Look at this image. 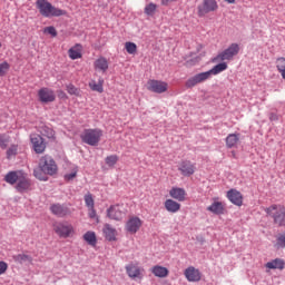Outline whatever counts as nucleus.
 <instances>
[{"label": "nucleus", "mask_w": 285, "mask_h": 285, "mask_svg": "<svg viewBox=\"0 0 285 285\" xmlns=\"http://www.w3.org/2000/svg\"><path fill=\"white\" fill-rule=\"evenodd\" d=\"M58 170L59 168L52 156L45 155L39 159L38 168L33 170V175L36 179H39L40 181H48L46 175H57Z\"/></svg>", "instance_id": "nucleus-1"}, {"label": "nucleus", "mask_w": 285, "mask_h": 285, "mask_svg": "<svg viewBox=\"0 0 285 285\" xmlns=\"http://www.w3.org/2000/svg\"><path fill=\"white\" fill-rule=\"evenodd\" d=\"M36 8L39 10L40 14L47 19H50V17H63V14H66V11L56 8L48 0H37Z\"/></svg>", "instance_id": "nucleus-2"}, {"label": "nucleus", "mask_w": 285, "mask_h": 285, "mask_svg": "<svg viewBox=\"0 0 285 285\" xmlns=\"http://www.w3.org/2000/svg\"><path fill=\"white\" fill-rule=\"evenodd\" d=\"M242 50V47H239V43L234 42L228 46L227 49L220 51L216 57L212 59L213 63H219L222 61H233L235 57L239 55V51Z\"/></svg>", "instance_id": "nucleus-3"}, {"label": "nucleus", "mask_w": 285, "mask_h": 285, "mask_svg": "<svg viewBox=\"0 0 285 285\" xmlns=\"http://www.w3.org/2000/svg\"><path fill=\"white\" fill-rule=\"evenodd\" d=\"M125 271L129 279L134 282H142L144 277H146V269L139 263L127 264Z\"/></svg>", "instance_id": "nucleus-4"}, {"label": "nucleus", "mask_w": 285, "mask_h": 285, "mask_svg": "<svg viewBox=\"0 0 285 285\" xmlns=\"http://www.w3.org/2000/svg\"><path fill=\"white\" fill-rule=\"evenodd\" d=\"M101 137H104L101 129H85L80 135V139L88 146H97L101 141Z\"/></svg>", "instance_id": "nucleus-5"}, {"label": "nucleus", "mask_w": 285, "mask_h": 285, "mask_svg": "<svg viewBox=\"0 0 285 285\" xmlns=\"http://www.w3.org/2000/svg\"><path fill=\"white\" fill-rule=\"evenodd\" d=\"M265 212L269 217H273L274 224L277 226H285V208L282 205H272Z\"/></svg>", "instance_id": "nucleus-6"}, {"label": "nucleus", "mask_w": 285, "mask_h": 285, "mask_svg": "<svg viewBox=\"0 0 285 285\" xmlns=\"http://www.w3.org/2000/svg\"><path fill=\"white\" fill-rule=\"evenodd\" d=\"M53 230L58 237H61L62 239H68L75 233V227L70 224L66 223H55L53 224Z\"/></svg>", "instance_id": "nucleus-7"}, {"label": "nucleus", "mask_w": 285, "mask_h": 285, "mask_svg": "<svg viewBox=\"0 0 285 285\" xmlns=\"http://www.w3.org/2000/svg\"><path fill=\"white\" fill-rule=\"evenodd\" d=\"M107 217L114 222H121L126 217V208L124 205H112L107 209Z\"/></svg>", "instance_id": "nucleus-8"}, {"label": "nucleus", "mask_w": 285, "mask_h": 285, "mask_svg": "<svg viewBox=\"0 0 285 285\" xmlns=\"http://www.w3.org/2000/svg\"><path fill=\"white\" fill-rule=\"evenodd\" d=\"M147 90L156 92V95H163V92H168V82L155 79L148 80Z\"/></svg>", "instance_id": "nucleus-9"}, {"label": "nucleus", "mask_w": 285, "mask_h": 285, "mask_svg": "<svg viewBox=\"0 0 285 285\" xmlns=\"http://www.w3.org/2000/svg\"><path fill=\"white\" fill-rule=\"evenodd\" d=\"M219 8L216 0H204L202 4L198 6V17H206L210 12H215Z\"/></svg>", "instance_id": "nucleus-10"}, {"label": "nucleus", "mask_w": 285, "mask_h": 285, "mask_svg": "<svg viewBox=\"0 0 285 285\" xmlns=\"http://www.w3.org/2000/svg\"><path fill=\"white\" fill-rule=\"evenodd\" d=\"M141 226H144V220L137 216H131L125 225V230L130 235H136V233H139Z\"/></svg>", "instance_id": "nucleus-11"}, {"label": "nucleus", "mask_w": 285, "mask_h": 285, "mask_svg": "<svg viewBox=\"0 0 285 285\" xmlns=\"http://www.w3.org/2000/svg\"><path fill=\"white\" fill-rule=\"evenodd\" d=\"M38 99L41 104H52L57 96L52 89L43 87L38 90Z\"/></svg>", "instance_id": "nucleus-12"}, {"label": "nucleus", "mask_w": 285, "mask_h": 285, "mask_svg": "<svg viewBox=\"0 0 285 285\" xmlns=\"http://www.w3.org/2000/svg\"><path fill=\"white\" fill-rule=\"evenodd\" d=\"M178 170L183 177H190L191 175H195L197 167L190 160H181L178 165Z\"/></svg>", "instance_id": "nucleus-13"}, {"label": "nucleus", "mask_w": 285, "mask_h": 285, "mask_svg": "<svg viewBox=\"0 0 285 285\" xmlns=\"http://www.w3.org/2000/svg\"><path fill=\"white\" fill-rule=\"evenodd\" d=\"M209 78V73H207V71L205 72H200L195 75L194 77H190L185 86L186 88H195V86L199 85V83H204V81H208Z\"/></svg>", "instance_id": "nucleus-14"}, {"label": "nucleus", "mask_w": 285, "mask_h": 285, "mask_svg": "<svg viewBox=\"0 0 285 285\" xmlns=\"http://www.w3.org/2000/svg\"><path fill=\"white\" fill-rule=\"evenodd\" d=\"M30 139L33 146V150L35 153H37V155L46 153V142L43 141V138L40 135L33 134L31 135Z\"/></svg>", "instance_id": "nucleus-15"}, {"label": "nucleus", "mask_w": 285, "mask_h": 285, "mask_svg": "<svg viewBox=\"0 0 285 285\" xmlns=\"http://www.w3.org/2000/svg\"><path fill=\"white\" fill-rule=\"evenodd\" d=\"M184 275L187 282H202V272L195 268V266H189L184 271Z\"/></svg>", "instance_id": "nucleus-16"}, {"label": "nucleus", "mask_w": 285, "mask_h": 285, "mask_svg": "<svg viewBox=\"0 0 285 285\" xmlns=\"http://www.w3.org/2000/svg\"><path fill=\"white\" fill-rule=\"evenodd\" d=\"M227 199L235 206H242L244 204V196L237 189H230L227 191Z\"/></svg>", "instance_id": "nucleus-17"}, {"label": "nucleus", "mask_w": 285, "mask_h": 285, "mask_svg": "<svg viewBox=\"0 0 285 285\" xmlns=\"http://www.w3.org/2000/svg\"><path fill=\"white\" fill-rule=\"evenodd\" d=\"M31 183L28 179V175L23 174L18 179V183L16 185V189L18 193H26L27 190H30Z\"/></svg>", "instance_id": "nucleus-18"}, {"label": "nucleus", "mask_w": 285, "mask_h": 285, "mask_svg": "<svg viewBox=\"0 0 285 285\" xmlns=\"http://www.w3.org/2000/svg\"><path fill=\"white\" fill-rule=\"evenodd\" d=\"M50 210L56 217H68L70 215V208L59 204L51 205Z\"/></svg>", "instance_id": "nucleus-19"}, {"label": "nucleus", "mask_w": 285, "mask_h": 285, "mask_svg": "<svg viewBox=\"0 0 285 285\" xmlns=\"http://www.w3.org/2000/svg\"><path fill=\"white\" fill-rule=\"evenodd\" d=\"M102 233L107 242H117V229L110 224L104 225Z\"/></svg>", "instance_id": "nucleus-20"}, {"label": "nucleus", "mask_w": 285, "mask_h": 285, "mask_svg": "<svg viewBox=\"0 0 285 285\" xmlns=\"http://www.w3.org/2000/svg\"><path fill=\"white\" fill-rule=\"evenodd\" d=\"M207 210L213 213V215H224L226 207L223 202L214 200L213 204L207 207Z\"/></svg>", "instance_id": "nucleus-21"}, {"label": "nucleus", "mask_w": 285, "mask_h": 285, "mask_svg": "<svg viewBox=\"0 0 285 285\" xmlns=\"http://www.w3.org/2000/svg\"><path fill=\"white\" fill-rule=\"evenodd\" d=\"M169 196L177 202H186V189L179 187H173L169 190Z\"/></svg>", "instance_id": "nucleus-22"}, {"label": "nucleus", "mask_w": 285, "mask_h": 285, "mask_svg": "<svg viewBox=\"0 0 285 285\" xmlns=\"http://www.w3.org/2000/svg\"><path fill=\"white\" fill-rule=\"evenodd\" d=\"M94 68L99 72H108V68H109L108 59H106L105 57H100L96 59V61L94 62Z\"/></svg>", "instance_id": "nucleus-23"}, {"label": "nucleus", "mask_w": 285, "mask_h": 285, "mask_svg": "<svg viewBox=\"0 0 285 285\" xmlns=\"http://www.w3.org/2000/svg\"><path fill=\"white\" fill-rule=\"evenodd\" d=\"M150 273H153L155 277L164 279L170 272L161 265H155L150 268Z\"/></svg>", "instance_id": "nucleus-24"}, {"label": "nucleus", "mask_w": 285, "mask_h": 285, "mask_svg": "<svg viewBox=\"0 0 285 285\" xmlns=\"http://www.w3.org/2000/svg\"><path fill=\"white\" fill-rule=\"evenodd\" d=\"M21 175H23V171H9L4 176V181L11 186H14V184H18Z\"/></svg>", "instance_id": "nucleus-25"}, {"label": "nucleus", "mask_w": 285, "mask_h": 285, "mask_svg": "<svg viewBox=\"0 0 285 285\" xmlns=\"http://www.w3.org/2000/svg\"><path fill=\"white\" fill-rule=\"evenodd\" d=\"M82 50H83V47H81L80 43H77L76 46L71 47L68 50V55L75 61L76 59H81V57H82L81 51Z\"/></svg>", "instance_id": "nucleus-26"}, {"label": "nucleus", "mask_w": 285, "mask_h": 285, "mask_svg": "<svg viewBox=\"0 0 285 285\" xmlns=\"http://www.w3.org/2000/svg\"><path fill=\"white\" fill-rule=\"evenodd\" d=\"M224 70H228V63L225 61H220L218 65L214 66L210 70L207 71L209 73V79L213 75H219L224 72Z\"/></svg>", "instance_id": "nucleus-27"}, {"label": "nucleus", "mask_w": 285, "mask_h": 285, "mask_svg": "<svg viewBox=\"0 0 285 285\" xmlns=\"http://www.w3.org/2000/svg\"><path fill=\"white\" fill-rule=\"evenodd\" d=\"M165 208L168 213H179V210H181V204L175 202L174 199H167L165 202Z\"/></svg>", "instance_id": "nucleus-28"}, {"label": "nucleus", "mask_w": 285, "mask_h": 285, "mask_svg": "<svg viewBox=\"0 0 285 285\" xmlns=\"http://www.w3.org/2000/svg\"><path fill=\"white\" fill-rule=\"evenodd\" d=\"M225 141L227 148H236L237 144H239V134H229Z\"/></svg>", "instance_id": "nucleus-29"}, {"label": "nucleus", "mask_w": 285, "mask_h": 285, "mask_svg": "<svg viewBox=\"0 0 285 285\" xmlns=\"http://www.w3.org/2000/svg\"><path fill=\"white\" fill-rule=\"evenodd\" d=\"M89 88L94 92H104V78H99L98 82L97 80H90L89 81Z\"/></svg>", "instance_id": "nucleus-30"}, {"label": "nucleus", "mask_w": 285, "mask_h": 285, "mask_svg": "<svg viewBox=\"0 0 285 285\" xmlns=\"http://www.w3.org/2000/svg\"><path fill=\"white\" fill-rule=\"evenodd\" d=\"M82 239H85L89 246H97V234L92 230L86 232Z\"/></svg>", "instance_id": "nucleus-31"}, {"label": "nucleus", "mask_w": 285, "mask_h": 285, "mask_svg": "<svg viewBox=\"0 0 285 285\" xmlns=\"http://www.w3.org/2000/svg\"><path fill=\"white\" fill-rule=\"evenodd\" d=\"M284 266H285L284 259H281V258H275L274 261L266 263V268H271V269L284 271Z\"/></svg>", "instance_id": "nucleus-32"}, {"label": "nucleus", "mask_w": 285, "mask_h": 285, "mask_svg": "<svg viewBox=\"0 0 285 285\" xmlns=\"http://www.w3.org/2000/svg\"><path fill=\"white\" fill-rule=\"evenodd\" d=\"M276 69L279 72L282 79L285 81V58L279 57L276 59Z\"/></svg>", "instance_id": "nucleus-33"}, {"label": "nucleus", "mask_w": 285, "mask_h": 285, "mask_svg": "<svg viewBox=\"0 0 285 285\" xmlns=\"http://www.w3.org/2000/svg\"><path fill=\"white\" fill-rule=\"evenodd\" d=\"M14 262H18V264H32V257L26 254H18L13 256Z\"/></svg>", "instance_id": "nucleus-34"}, {"label": "nucleus", "mask_w": 285, "mask_h": 285, "mask_svg": "<svg viewBox=\"0 0 285 285\" xmlns=\"http://www.w3.org/2000/svg\"><path fill=\"white\" fill-rule=\"evenodd\" d=\"M117 161H119L118 155H110V156H107L105 159V163L107 164V166H109V168H112L114 166H116Z\"/></svg>", "instance_id": "nucleus-35"}, {"label": "nucleus", "mask_w": 285, "mask_h": 285, "mask_svg": "<svg viewBox=\"0 0 285 285\" xmlns=\"http://www.w3.org/2000/svg\"><path fill=\"white\" fill-rule=\"evenodd\" d=\"M8 144H10V136L7 134H1L0 135V148H2V150H6V148H8Z\"/></svg>", "instance_id": "nucleus-36"}, {"label": "nucleus", "mask_w": 285, "mask_h": 285, "mask_svg": "<svg viewBox=\"0 0 285 285\" xmlns=\"http://www.w3.org/2000/svg\"><path fill=\"white\" fill-rule=\"evenodd\" d=\"M155 12H157V4L150 2L145 7V14H147L148 17H153Z\"/></svg>", "instance_id": "nucleus-37"}, {"label": "nucleus", "mask_w": 285, "mask_h": 285, "mask_svg": "<svg viewBox=\"0 0 285 285\" xmlns=\"http://www.w3.org/2000/svg\"><path fill=\"white\" fill-rule=\"evenodd\" d=\"M40 132L43 137H47L48 139H55V130H52V128L42 127Z\"/></svg>", "instance_id": "nucleus-38"}, {"label": "nucleus", "mask_w": 285, "mask_h": 285, "mask_svg": "<svg viewBox=\"0 0 285 285\" xmlns=\"http://www.w3.org/2000/svg\"><path fill=\"white\" fill-rule=\"evenodd\" d=\"M85 205L87 208H94L95 207V197H92V194L87 193L85 195Z\"/></svg>", "instance_id": "nucleus-39"}, {"label": "nucleus", "mask_w": 285, "mask_h": 285, "mask_svg": "<svg viewBox=\"0 0 285 285\" xmlns=\"http://www.w3.org/2000/svg\"><path fill=\"white\" fill-rule=\"evenodd\" d=\"M67 92H69L70 95H75V97L81 96V90L79 88L75 87V85H72V83L67 85Z\"/></svg>", "instance_id": "nucleus-40"}, {"label": "nucleus", "mask_w": 285, "mask_h": 285, "mask_svg": "<svg viewBox=\"0 0 285 285\" xmlns=\"http://www.w3.org/2000/svg\"><path fill=\"white\" fill-rule=\"evenodd\" d=\"M17 150H19V147L17 145H11L7 150V159H12V157H16Z\"/></svg>", "instance_id": "nucleus-41"}, {"label": "nucleus", "mask_w": 285, "mask_h": 285, "mask_svg": "<svg viewBox=\"0 0 285 285\" xmlns=\"http://www.w3.org/2000/svg\"><path fill=\"white\" fill-rule=\"evenodd\" d=\"M125 48L128 55H135L137 52V45L135 42H126Z\"/></svg>", "instance_id": "nucleus-42"}, {"label": "nucleus", "mask_w": 285, "mask_h": 285, "mask_svg": "<svg viewBox=\"0 0 285 285\" xmlns=\"http://www.w3.org/2000/svg\"><path fill=\"white\" fill-rule=\"evenodd\" d=\"M88 217L90 219H96L97 224H99V216H97V210L95 207H88Z\"/></svg>", "instance_id": "nucleus-43"}, {"label": "nucleus", "mask_w": 285, "mask_h": 285, "mask_svg": "<svg viewBox=\"0 0 285 285\" xmlns=\"http://www.w3.org/2000/svg\"><path fill=\"white\" fill-rule=\"evenodd\" d=\"M276 248H285V234H279L276 238Z\"/></svg>", "instance_id": "nucleus-44"}, {"label": "nucleus", "mask_w": 285, "mask_h": 285, "mask_svg": "<svg viewBox=\"0 0 285 285\" xmlns=\"http://www.w3.org/2000/svg\"><path fill=\"white\" fill-rule=\"evenodd\" d=\"M9 70H10V63L8 62L0 63V77H4V75H7Z\"/></svg>", "instance_id": "nucleus-45"}, {"label": "nucleus", "mask_w": 285, "mask_h": 285, "mask_svg": "<svg viewBox=\"0 0 285 285\" xmlns=\"http://www.w3.org/2000/svg\"><path fill=\"white\" fill-rule=\"evenodd\" d=\"M45 35H51V37H57V29L55 27H47L43 29Z\"/></svg>", "instance_id": "nucleus-46"}, {"label": "nucleus", "mask_w": 285, "mask_h": 285, "mask_svg": "<svg viewBox=\"0 0 285 285\" xmlns=\"http://www.w3.org/2000/svg\"><path fill=\"white\" fill-rule=\"evenodd\" d=\"M8 271V263L0 261V275H6Z\"/></svg>", "instance_id": "nucleus-47"}, {"label": "nucleus", "mask_w": 285, "mask_h": 285, "mask_svg": "<svg viewBox=\"0 0 285 285\" xmlns=\"http://www.w3.org/2000/svg\"><path fill=\"white\" fill-rule=\"evenodd\" d=\"M75 177H77V169H75L71 174L65 175L66 181H72V179H75Z\"/></svg>", "instance_id": "nucleus-48"}, {"label": "nucleus", "mask_w": 285, "mask_h": 285, "mask_svg": "<svg viewBox=\"0 0 285 285\" xmlns=\"http://www.w3.org/2000/svg\"><path fill=\"white\" fill-rule=\"evenodd\" d=\"M269 120L271 121H278L279 120V116H277V114H271L269 115Z\"/></svg>", "instance_id": "nucleus-49"}, {"label": "nucleus", "mask_w": 285, "mask_h": 285, "mask_svg": "<svg viewBox=\"0 0 285 285\" xmlns=\"http://www.w3.org/2000/svg\"><path fill=\"white\" fill-rule=\"evenodd\" d=\"M177 0H161V6H169V3H173Z\"/></svg>", "instance_id": "nucleus-50"}, {"label": "nucleus", "mask_w": 285, "mask_h": 285, "mask_svg": "<svg viewBox=\"0 0 285 285\" xmlns=\"http://www.w3.org/2000/svg\"><path fill=\"white\" fill-rule=\"evenodd\" d=\"M226 3H235V0H225Z\"/></svg>", "instance_id": "nucleus-51"}, {"label": "nucleus", "mask_w": 285, "mask_h": 285, "mask_svg": "<svg viewBox=\"0 0 285 285\" xmlns=\"http://www.w3.org/2000/svg\"><path fill=\"white\" fill-rule=\"evenodd\" d=\"M60 95H66V94H63V91H60Z\"/></svg>", "instance_id": "nucleus-52"}, {"label": "nucleus", "mask_w": 285, "mask_h": 285, "mask_svg": "<svg viewBox=\"0 0 285 285\" xmlns=\"http://www.w3.org/2000/svg\"><path fill=\"white\" fill-rule=\"evenodd\" d=\"M0 49H1V42H0Z\"/></svg>", "instance_id": "nucleus-53"}]
</instances>
